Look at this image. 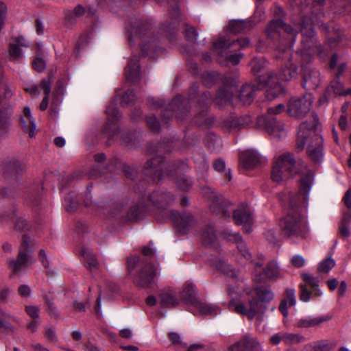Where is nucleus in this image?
Wrapping results in <instances>:
<instances>
[{
    "instance_id": "e2e57ef3",
    "label": "nucleus",
    "mask_w": 351,
    "mask_h": 351,
    "mask_svg": "<svg viewBox=\"0 0 351 351\" xmlns=\"http://www.w3.org/2000/svg\"><path fill=\"white\" fill-rule=\"evenodd\" d=\"M39 308L36 306H26L25 307V311L27 313V315L32 319H40L39 317Z\"/></svg>"
},
{
    "instance_id": "c85d7f7f",
    "label": "nucleus",
    "mask_w": 351,
    "mask_h": 351,
    "mask_svg": "<svg viewBox=\"0 0 351 351\" xmlns=\"http://www.w3.org/2000/svg\"><path fill=\"white\" fill-rule=\"evenodd\" d=\"M255 23L252 19L232 20L229 22V29L234 34L244 33L251 29Z\"/></svg>"
},
{
    "instance_id": "412c9836",
    "label": "nucleus",
    "mask_w": 351,
    "mask_h": 351,
    "mask_svg": "<svg viewBox=\"0 0 351 351\" xmlns=\"http://www.w3.org/2000/svg\"><path fill=\"white\" fill-rule=\"evenodd\" d=\"M125 75L126 80L134 84L140 79L139 58L136 56L132 57L125 68Z\"/></svg>"
},
{
    "instance_id": "4d7b16f0",
    "label": "nucleus",
    "mask_w": 351,
    "mask_h": 351,
    "mask_svg": "<svg viewBox=\"0 0 351 351\" xmlns=\"http://www.w3.org/2000/svg\"><path fill=\"white\" fill-rule=\"evenodd\" d=\"M147 207V205L134 206L131 208L128 213V217L130 219H136L141 214V210Z\"/></svg>"
},
{
    "instance_id": "680f3d73",
    "label": "nucleus",
    "mask_w": 351,
    "mask_h": 351,
    "mask_svg": "<svg viewBox=\"0 0 351 351\" xmlns=\"http://www.w3.org/2000/svg\"><path fill=\"white\" fill-rule=\"evenodd\" d=\"M18 293L22 298L27 299L32 295V289L27 285H21L19 287Z\"/></svg>"
},
{
    "instance_id": "09e8293b",
    "label": "nucleus",
    "mask_w": 351,
    "mask_h": 351,
    "mask_svg": "<svg viewBox=\"0 0 351 351\" xmlns=\"http://www.w3.org/2000/svg\"><path fill=\"white\" fill-rule=\"evenodd\" d=\"M339 233L341 238L346 239L351 234V229L349 226V220L343 219L339 226Z\"/></svg>"
},
{
    "instance_id": "7ed1b4c3",
    "label": "nucleus",
    "mask_w": 351,
    "mask_h": 351,
    "mask_svg": "<svg viewBox=\"0 0 351 351\" xmlns=\"http://www.w3.org/2000/svg\"><path fill=\"white\" fill-rule=\"evenodd\" d=\"M307 200H303V195L300 194H289L288 197L289 210L287 214L280 221V226L282 234L287 237H297L304 239L308 234L309 230L307 224L302 219L300 214L301 206L307 207Z\"/></svg>"
},
{
    "instance_id": "6e6d98bb",
    "label": "nucleus",
    "mask_w": 351,
    "mask_h": 351,
    "mask_svg": "<svg viewBox=\"0 0 351 351\" xmlns=\"http://www.w3.org/2000/svg\"><path fill=\"white\" fill-rule=\"evenodd\" d=\"M300 288V300L304 302H308L311 299L312 292L307 289L306 285L301 284Z\"/></svg>"
},
{
    "instance_id": "69168bd1",
    "label": "nucleus",
    "mask_w": 351,
    "mask_h": 351,
    "mask_svg": "<svg viewBox=\"0 0 351 351\" xmlns=\"http://www.w3.org/2000/svg\"><path fill=\"white\" fill-rule=\"evenodd\" d=\"M139 262H140V258L138 256H130L128 258L127 265H128V269L130 273L139 263Z\"/></svg>"
},
{
    "instance_id": "f8f14e48",
    "label": "nucleus",
    "mask_w": 351,
    "mask_h": 351,
    "mask_svg": "<svg viewBox=\"0 0 351 351\" xmlns=\"http://www.w3.org/2000/svg\"><path fill=\"white\" fill-rule=\"evenodd\" d=\"M257 125L263 128L273 138L280 139L287 135L284 123L278 121L275 117L262 115L257 118Z\"/></svg>"
},
{
    "instance_id": "4468645a",
    "label": "nucleus",
    "mask_w": 351,
    "mask_h": 351,
    "mask_svg": "<svg viewBox=\"0 0 351 351\" xmlns=\"http://www.w3.org/2000/svg\"><path fill=\"white\" fill-rule=\"evenodd\" d=\"M106 114L108 117V121L104 126V132L110 138H114L117 133L118 127L117 122L119 119V112L114 104H111L106 107Z\"/></svg>"
},
{
    "instance_id": "6e6552de",
    "label": "nucleus",
    "mask_w": 351,
    "mask_h": 351,
    "mask_svg": "<svg viewBox=\"0 0 351 351\" xmlns=\"http://www.w3.org/2000/svg\"><path fill=\"white\" fill-rule=\"evenodd\" d=\"M30 239L24 235L17 258L8 261L10 268L14 273L21 271L32 264V251L29 249Z\"/></svg>"
},
{
    "instance_id": "774afa93",
    "label": "nucleus",
    "mask_w": 351,
    "mask_h": 351,
    "mask_svg": "<svg viewBox=\"0 0 351 351\" xmlns=\"http://www.w3.org/2000/svg\"><path fill=\"white\" fill-rule=\"evenodd\" d=\"M33 68L37 71H43L46 66L45 62L40 58H37L33 62Z\"/></svg>"
},
{
    "instance_id": "37998d69",
    "label": "nucleus",
    "mask_w": 351,
    "mask_h": 351,
    "mask_svg": "<svg viewBox=\"0 0 351 351\" xmlns=\"http://www.w3.org/2000/svg\"><path fill=\"white\" fill-rule=\"evenodd\" d=\"M305 337L299 333H283L282 341L287 345H293L301 343Z\"/></svg>"
},
{
    "instance_id": "e433bc0d",
    "label": "nucleus",
    "mask_w": 351,
    "mask_h": 351,
    "mask_svg": "<svg viewBox=\"0 0 351 351\" xmlns=\"http://www.w3.org/2000/svg\"><path fill=\"white\" fill-rule=\"evenodd\" d=\"M213 100V98L211 97V95L210 93H205L203 95L201 96L200 100L199 101V106L200 108H202L201 112L199 113L198 116H199L202 119H204L206 116V111L208 109V104L205 102L206 101L207 102L211 101ZM195 122L197 124L201 125L204 122V120L202 119L201 121L195 120Z\"/></svg>"
},
{
    "instance_id": "2f4dec72",
    "label": "nucleus",
    "mask_w": 351,
    "mask_h": 351,
    "mask_svg": "<svg viewBox=\"0 0 351 351\" xmlns=\"http://www.w3.org/2000/svg\"><path fill=\"white\" fill-rule=\"evenodd\" d=\"M195 293L196 290L194 286L191 284L186 285L180 293V301L195 306V303L198 302L195 298Z\"/></svg>"
},
{
    "instance_id": "49530a36",
    "label": "nucleus",
    "mask_w": 351,
    "mask_h": 351,
    "mask_svg": "<svg viewBox=\"0 0 351 351\" xmlns=\"http://www.w3.org/2000/svg\"><path fill=\"white\" fill-rule=\"evenodd\" d=\"M330 90H332L335 95H346L351 93L350 90L349 92H344L343 90L342 84L340 82L338 77L334 79L330 82V86L327 88L326 92L329 93Z\"/></svg>"
},
{
    "instance_id": "4be33fe9",
    "label": "nucleus",
    "mask_w": 351,
    "mask_h": 351,
    "mask_svg": "<svg viewBox=\"0 0 351 351\" xmlns=\"http://www.w3.org/2000/svg\"><path fill=\"white\" fill-rule=\"evenodd\" d=\"M162 161V158L160 157L148 160L145 165V174L152 176L155 181L161 180L163 177L161 171Z\"/></svg>"
},
{
    "instance_id": "052dcab7",
    "label": "nucleus",
    "mask_w": 351,
    "mask_h": 351,
    "mask_svg": "<svg viewBox=\"0 0 351 351\" xmlns=\"http://www.w3.org/2000/svg\"><path fill=\"white\" fill-rule=\"evenodd\" d=\"M147 123L149 126L150 129L154 132H158L160 129V123L157 121V119L155 116H147L146 117Z\"/></svg>"
},
{
    "instance_id": "39448f33",
    "label": "nucleus",
    "mask_w": 351,
    "mask_h": 351,
    "mask_svg": "<svg viewBox=\"0 0 351 351\" xmlns=\"http://www.w3.org/2000/svg\"><path fill=\"white\" fill-rule=\"evenodd\" d=\"M173 199L174 196L172 194L160 191L154 192L148 196V203L157 206L160 210L158 218L160 220L169 218L180 233L186 234L194 223V219L189 214L180 215L176 210L167 209L166 206Z\"/></svg>"
},
{
    "instance_id": "b1692460",
    "label": "nucleus",
    "mask_w": 351,
    "mask_h": 351,
    "mask_svg": "<svg viewBox=\"0 0 351 351\" xmlns=\"http://www.w3.org/2000/svg\"><path fill=\"white\" fill-rule=\"evenodd\" d=\"M22 170L21 164L14 158H5L1 164V171L5 177L18 174Z\"/></svg>"
},
{
    "instance_id": "a19ab883",
    "label": "nucleus",
    "mask_w": 351,
    "mask_h": 351,
    "mask_svg": "<svg viewBox=\"0 0 351 351\" xmlns=\"http://www.w3.org/2000/svg\"><path fill=\"white\" fill-rule=\"evenodd\" d=\"M228 49H215L214 50L220 56L224 57L229 62L232 64L233 65H237L240 62V60L242 57V54L240 53H234L228 54L226 52Z\"/></svg>"
},
{
    "instance_id": "603ef678",
    "label": "nucleus",
    "mask_w": 351,
    "mask_h": 351,
    "mask_svg": "<svg viewBox=\"0 0 351 351\" xmlns=\"http://www.w3.org/2000/svg\"><path fill=\"white\" fill-rule=\"evenodd\" d=\"M219 79V74L215 72L207 73L202 77L203 83L206 86L215 83Z\"/></svg>"
},
{
    "instance_id": "20e7f679",
    "label": "nucleus",
    "mask_w": 351,
    "mask_h": 351,
    "mask_svg": "<svg viewBox=\"0 0 351 351\" xmlns=\"http://www.w3.org/2000/svg\"><path fill=\"white\" fill-rule=\"evenodd\" d=\"M319 122L316 116H313L311 123L300 124L296 140V147L302 150L306 145V154L314 162H320L324 157L323 138L319 132Z\"/></svg>"
},
{
    "instance_id": "393cba45",
    "label": "nucleus",
    "mask_w": 351,
    "mask_h": 351,
    "mask_svg": "<svg viewBox=\"0 0 351 351\" xmlns=\"http://www.w3.org/2000/svg\"><path fill=\"white\" fill-rule=\"evenodd\" d=\"M21 47H27L25 39L23 36L16 37L10 42L8 54L11 61L14 62L22 58Z\"/></svg>"
},
{
    "instance_id": "4c0bfd02",
    "label": "nucleus",
    "mask_w": 351,
    "mask_h": 351,
    "mask_svg": "<svg viewBox=\"0 0 351 351\" xmlns=\"http://www.w3.org/2000/svg\"><path fill=\"white\" fill-rule=\"evenodd\" d=\"M311 351H330L336 346L334 341H325L310 344Z\"/></svg>"
},
{
    "instance_id": "0e129e2a",
    "label": "nucleus",
    "mask_w": 351,
    "mask_h": 351,
    "mask_svg": "<svg viewBox=\"0 0 351 351\" xmlns=\"http://www.w3.org/2000/svg\"><path fill=\"white\" fill-rule=\"evenodd\" d=\"M64 204L66 210L69 213L73 212L77 208V203L73 200L71 196L65 197Z\"/></svg>"
},
{
    "instance_id": "f704fd0d",
    "label": "nucleus",
    "mask_w": 351,
    "mask_h": 351,
    "mask_svg": "<svg viewBox=\"0 0 351 351\" xmlns=\"http://www.w3.org/2000/svg\"><path fill=\"white\" fill-rule=\"evenodd\" d=\"M81 254L84 258L86 267L93 271L98 267V262L92 250L89 248L84 247L82 249Z\"/></svg>"
},
{
    "instance_id": "dca6fc26",
    "label": "nucleus",
    "mask_w": 351,
    "mask_h": 351,
    "mask_svg": "<svg viewBox=\"0 0 351 351\" xmlns=\"http://www.w3.org/2000/svg\"><path fill=\"white\" fill-rule=\"evenodd\" d=\"M16 208L10 210L4 209L0 210V222L9 223L13 222L14 223L15 229L19 231H24L28 228V223L26 220L21 217H18L16 215Z\"/></svg>"
},
{
    "instance_id": "423d86ee",
    "label": "nucleus",
    "mask_w": 351,
    "mask_h": 351,
    "mask_svg": "<svg viewBox=\"0 0 351 351\" xmlns=\"http://www.w3.org/2000/svg\"><path fill=\"white\" fill-rule=\"evenodd\" d=\"M315 22L312 19L303 16L301 23H295V27L300 29L302 34V49L297 53L296 56L300 59L302 70L306 69V64L312 62L313 56L311 51H317L322 53L324 50L320 45L317 44L314 32Z\"/></svg>"
},
{
    "instance_id": "c9c22d12",
    "label": "nucleus",
    "mask_w": 351,
    "mask_h": 351,
    "mask_svg": "<svg viewBox=\"0 0 351 351\" xmlns=\"http://www.w3.org/2000/svg\"><path fill=\"white\" fill-rule=\"evenodd\" d=\"M232 97V91L228 90L226 87L219 89L213 99L214 102L219 106H222L228 102H230Z\"/></svg>"
},
{
    "instance_id": "f3484780",
    "label": "nucleus",
    "mask_w": 351,
    "mask_h": 351,
    "mask_svg": "<svg viewBox=\"0 0 351 351\" xmlns=\"http://www.w3.org/2000/svg\"><path fill=\"white\" fill-rule=\"evenodd\" d=\"M229 351H261V346L255 337L245 335L237 343L230 347Z\"/></svg>"
},
{
    "instance_id": "a878e982",
    "label": "nucleus",
    "mask_w": 351,
    "mask_h": 351,
    "mask_svg": "<svg viewBox=\"0 0 351 351\" xmlns=\"http://www.w3.org/2000/svg\"><path fill=\"white\" fill-rule=\"evenodd\" d=\"M223 235L228 240L235 242L237 245L238 250L243 257L247 260H251V254L239 232H232L230 230H226L223 233Z\"/></svg>"
},
{
    "instance_id": "58836bf2",
    "label": "nucleus",
    "mask_w": 351,
    "mask_h": 351,
    "mask_svg": "<svg viewBox=\"0 0 351 351\" xmlns=\"http://www.w3.org/2000/svg\"><path fill=\"white\" fill-rule=\"evenodd\" d=\"M85 12L84 8L81 5H77L73 12L68 11L65 14V20L69 24L74 23L77 19L81 17Z\"/></svg>"
},
{
    "instance_id": "0eeeda50",
    "label": "nucleus",
    "mask_w": 351,
    "mask_h": 351,
    "mask_svg": "<svg viewBox=\"0 0 351 351\" xmlns=\"http://www.w3.org/2000/svg\"><path fill=\"white\" fill-rule=\"evenodd\" d=\"M247 303L248 306H246L242 302H230L229 308L238 314L247 316L250 320L254 318L262 320L267 310V306L262 304L255 296H251Z\"/></svg>"
},
{
    "instance_id": "8fccbe9b",
    "label": "nucleus",
    "mask_w": 351,
    "mask_h": 351,
    "mask_svg": "<svg viewBox=\"0 0 351 351\" xmlns=\"http://www.w3.org/2000/svg\"><path fill=\"white\" fill-rule=\"evenodd\" d=\"M267 62L263 58H254L251 62L250 66L252 71L254 73H258L266 66Z\"/></svg>"
},
{
    "instance_id": "f257e3e1",
    "label": "nucleus",
    "mask_w": 351,
    "mask_h": 351,
    "mask_svg": "<svg viewBox=\"0 0 351 351\" xmlns=\"http://www.w3.org/2000/svg\"><path fill=\"white\" fill-rule=\"evenodd\" d=\"M297 173L303 175L297 194H302L303 200L306 202L313 186V174L303 162H297L292 154H283L276 160L271 171V179L276 183H281Z\"/></svg>"
},
{
    "instance_id": "bb28decb",
    "label": "nucleus",
    "mask_w": 351,
    "mask_h": 351,
    "mask_svg": "<svg viewBox=\"0 0 351 351\" xmlns=\"http://www.w3.org/2000/svg\"><path fill=\"white\" fill-rule=\"evenodd\" d=\"M159 302L161 306L166 308H173L180 304V299L177 298L176 293L172 290H166L161 292L158 295Z\"/></svg>"
},
{
    "instance_id": "f03ea898",
    "label": "nucleus",
    "mask_w": 351,
    "mask_h": 351,
    "mask_svg": "<svg viewBox=\"0 0 351 351\" xmlns=\"http://www.w3.org/2000/svg\"><path fill=\"white\" fill-rule=\"evenodd\" d=\"M266 31L269 36H273L274 34H282V32L287 34V48L279 45L276 49V57L277 59H288V62L281 68L280 78L284 81H290L297 77L298 73L297 63L293 61V57L287 51V49L291 48L293 45L296 37V29L285 23L282 20L276 19L270 22Z\"/></svg>"
},
{
    "instance_id": "aec40b11",
    "label": "nucleus",
    "mask_w": 351,
    "mask_h": 351,
    "mask_svg": "<svg viewBox=\"0 0 351 351\" xmlns=\"http://www.w3.org/2000/svg\"><path fill=\"white\" fill-rule=\"evenodd\" d=\"M156 273L157 268L153 265H149L139 273L135 282L138 286L147 287L154 282Z\"/></svg>"
},
{
    "instance_id": "7c9ffc66",
    "label": "nucleus",
    "mask_w": 351,
    "mask_h": 351,
    "mask_svg": "<svg viewBox=\"0 0 351 351\" xmlns=\"http://www.w3.org/2000/svg\"><path fill=\"white\" fill-rule=\"evenodd\" d=\"M21 123L23 130L29 133L30 137L34 135L36 125L34 121L31 117V110L29 107H25L23 110V117L21 119Z\"/></svg>"
},
{
    "instance_id": "473e14b6",
    "label": "nucleus",
    "mask_w": 351,
    "mask_h": 351,
    "mask_svg": "<svg viewBox=\"0 0 351 351\" xmlns=\"http://www.w3.org/2000/svg\"><path fill=\"white\" fill-rule=\"evenodd\" d=\"M195 306L202 315L215 316L221 311L220 308L217 305L204 302L198 301V302L195 303Z\"/></svg>"
},
{
    "instance_id": "c756f323",
    "label": "nucleus",
    "mask_w": 351,
    "mask_h": 351,
    "mask_svg": "<svg viewBox=\"0 0 351 351\" xmlns=\"http://www.w3.org/2000/svg\"><path fill=\"white\" fill-rule=\"evenodd\" d=\"M240 160L243 167L249 169L259 164L260 157L255 151L247 150L241 155Z\"/></svg>"
},
{
    "instance_id": "a18cd8bd",
    "label": "nucleus",
    "mask_w": 351,
    "mask_h": 351,
    "mask_svg": "<svg viewBox=\"0 0 351 351\" xmlns=\"http://www.w3.org/2000/svg\"><path fill=\"white\" fill-rule=\"evenodd\" d=\"M254 90L252 86L250 85H245L242 87L240 90L239 99L244 104H248L250 102L253 97Z\"/></svg>"
},
{
    "instance_id": "bf43d9fd",
    "label": "nucleus",
    "mask_w": 351,
    "mask_h": 351,
    "mask_svg": "<svg viewBox=\"0 0 351 351\" xmlns=\"http://www.w3.org/2000/svg\"><path fill=\"white\" fill-rule=\"evenodd\" d=\"M285 299L283 301H287V304L290 306H295L296 304V299L295 295V290L293 289H287L285 291Z\"/></svg>"
},
{
    "instance_id": "c03bdc74",
    "label": "nucleus",
    "mask_w": 351,
    "mask_h": 351,
    "mask_svg": "<svg viewBox=\"0 0 351 351\" xmlns=\"http://www.w3.org/2000/svg\"><path fill=\"white\" fill-rule=\"evenodd\" d=\"M302 278L303 281L308 285H309L311 288L314 289L315 291V294L319 295L322 294L320 290L318 289V279L311 274L308 273H304L302 274Z\"/></svg>"
},
{
    "instance_id": "de8ad7c7",
    "label": "nucleus",
    "mask_w": 351,
    "mask_h": 351,
    "mask_svg": "<svg viewBox=\"0 0 351 351\" xmlns=\"http://www.w3.org/2000/svg\"><path fill=\"white\" fill-rule=\"evenodd\" d=\"M335 265V261L329 257L323 260L318 265L317 270L319 272L328 273Z\"/></svg>"
},
{
    "instance_id": "72a5a7b5",
    "label": "nucleus",
    "mask_w": 351,
    "mask_h": 351,
    "mask_svg": "<svg viewBox=\"0 0 351 351\" xmlns=\"http://www.w3.org/2000/svg\"><path fill=\"white\" fill-rule=\"evenodd\" d=\"M255 297L262 303L266 305L267 303L271 302L274 298L273 291L265 287H256L254 289Z\"/></svg>"
},
{
    "instance_id": "a211bd4d",
    "label": "nucleus",
    "mask_w": 351,
    "mask_h": 351,
    "mask_svg": "<svg viewBox=\"0 0 351 351\" xmlns=\"http://www.w3.org/2000/svg\"><path fill=\"white\" fill-rule=\"evenodd\" d=\"M263 256H261L259 261L254 263V269L256 274L261 278L262 276L261 271L263 270V274L267 279H273L280 277V271L277 263L274 261L268 263L265 267L263 269L262 268L263 263H261V261H263Z\"/></svg>"
},
{
    "instance_id": "3c124183",
    "label": "nucleus",
    "mask_w": 351,
    "mask_h": 351,
    "mask_svg": "<svg viewBox=\"0 0 351 351\" xmlns=\"http://www.w3.org/2000/svg\"><path fill=\"white\" fill-rule=\"evenodd\" d=\"M216 267L219 270L226 273L228 276L232 278H237V276L234 269H233L225 261H219Z\"/></svg>"
},
{
    "instance_id": "6ab92c4d",
    "label": "nucleus",
    "mask_w": 351,
    "mask_h": 351,
    "mask_svg": "<svg viewBox=\"0 0 351 351\" xmlns=\"http://www.w3.org/2000/svg\"><path fill=\"white\" fill-rule=\"evenodd\" d=\"M208 197L213 201L210 209L214 213L217 215L221 214L225 218L230 217V213L227 210L228 205L229 204L228 201L224 199L222 196L217 195L211 189L210 195L208 196Z\"/></svg>"
},
{
    "instance_id": "5fc2aeb1",
    "label": "nucleus",
    "mask_w": 351,
    "mask_h": 351,
    "mask_svg": "<svg viewBox=\"0 0 351 351\" xmlns=\"http://www.w3.org/2000/svg\"><path fill=\"white\" fill-rule=\"evenodd\" d=\"M136 96L132 90H127L122 96L121 103L123 106L129 105L135 101Z\"/></svg>"
},
{
    "instance_id": "5701e85b",
    "label": "nucleus",
    "mask_w": 351,
    "mask_h": 351,
    "mask_svg": "<svg viewBox=\"0 0 351 351\" xmlns=\"http://www.w3.org/2000/svg\"><path fill=\"white\" fill-rule=\"evenodd\" d=\"M331 319L332 316L330 315L319 317L306 316L298 319L295 323V326L299 328L317 327L324 322L330 321Z\"/></svg>"
},
{
    "instance_id": "ea45409f",
    "label": "nucleus",
    "mask_w": 351,
    "mask_h": 351,
    "mask_svg": "<svg viewBox=\"0 0 351 351\" xmlns=\"http://www.w3.org/2000/svg\"><path fill=\"white\" fill-rule=\"evenodd\" d=\"M202 242L207 245H212L217 239V234L213 226H209L204 230L202 235Z\"/></svg>"
},
{
    "instance_id": "9b49d317",
    "label": "nucleus",
    "mask_w": 351,
    "mask_h": 351,
    "mask_svg": "<svg viewBox=\"0 0 351 351\" xmlns=\"http://www.w3.org/2000/svg\"><path fill=\"white\" fill-rule=\"evenodd\" d=\"M312 102L311 94H306L300 97H293L288 103L287 112L291 117L302 118L309 112Z\"/></svg>"
},
{
    "instance_id": "9d476101",
    "label": "nucleus",
    "mask_w": 351,
    "mask_h": 351,
    "mask_svg": "<svg viewBox=\"0 0 351 351\" xmlns=\"http://www.w3.org/2000/svg\"><path fill=\"white\" fill-rule=\"evenodd\" d=\"M152 25L147 21H138L135 23L134 27L128 29L130 34L136 35L141 42V51L143 54L147 53L146 46L149 49L154 46V37L151 32Z\"/></svg>"
},
{
    "instance_id": "cd10ccee",
    "label": "nucleus",
    "mask_w": 351,
    "mask_h": 351,
    "mask_svg": "<svg viewBox=\"0 0 351 351\" xmlns=\"http://www.w3.org/2000/svg\"><path fill=\"white\" fill-rule=\"evenodd\" d=\"M250 45V40L247 38H239L237 40L230 41L223 38H219L213 45L215 49H230L232 46H239L241 48H245Z\"/></svg>"
},
{
    "instance_id": "1a4fd4ad",
    "label": "nucleus",
    "mask_w": 351,
    "mask_h": 351,
    "mask_svg": "<svg viewBox=\"0 0 351 351\" xmlns=\"http://www.w3.org/2000/svg\"><path fill=\"white\" fill-rule=\"evenodd\" d=\"M259 87L266 88V98L273 100L284 93V88L278 83L277 75L272 71H268L258 77Z\"/></svg>"
},
{
    "instance_id": "2eb2a0df",
    "label": "nucleus",
    "mask_w": 351,
    "mask_h": 351,
    "mask_svg": "<svg viewBox=\"0 0 351 351\" xmlns=\"http://www.w3.org/2000/svg\"><path fill=\"white\" fill-rule=\"evenodd\" d=\"M322 77L319 70L309 67L302 71V87L308 90H315L321 84Z\"/></svg>"
},
{
    "instance_id": "79ce46f5",
    "label": "nucleus",
    "mask_w": 351,
    "mask_h": 351,
    "mask_svg": "<svg viewBox=\"0 0 351 351\" xmlns=\"http://www.w3.org/2000/svg\"><path fill=\"white\" fill-rule=\"evenodd\" d=\"M182 97L178 96L173 99L169 104V110L175 112V115L178 119H182V114L185 113L182 106Z\"/></svg>"
},
{
    "instance_id": "13d9d810",
    "label": "nucleus",
    "mask_w": 351,
    "mask_h": 351,
    "mask_svg": "<svg viewBox=\"0 0 351 351\" xmlns=\"http://www.w3.org/2000/svg\"><path fill=\"white\" fill-rule=\"evenodd\" d=\"M45 304L47 305V310L50 314L51 317H57L59 316V313L56 308V307L54 306L53 302L48 298L47 296H45Z\"/></svg>"
},
{
    "instance_id": "864d4df0",
    "label": "nucleus",
    "mask_w": 351,
    "mask_h": 351,
    "mask_svg": "<svg viewBox=\"0 0 351 351\" xmlns=\"http://www.w3.org/2000/svg\"><path fill=\"white\" fill-rule=\"evenodd\" d=\"M177 184L180 189L186 191L191 187L193 182L191 179L186 176H181L178 179Z\"/></svg>"
},
{
    "instance_id": "338daca9",
    "label": "nucleus",
    "mask_w": 351,
    "mask_h": 351,
    "mask_svg": "<svg viewBox=\"0 0 351 351\" xmlns=\"http://www.w3.org/2000/svg\"><path fill=\"white\" fill-rule=\"evenodd\" d=\"M184 34L186 38L190 40H195L197 37V33L194 27L186 26Z\"/></svg>"
},
{
    "instance_id": "ddd939ff",
    "label": "nucleus",
    "mask_w": 351,
    "mask_h": 351,
    "mask_svg": "<svg viewBox=\"0 0 351 351\" xmlns=\"http://www.w3.org/2000/svg\"><path fill=\"white\" fill-rule=\"evenodd\" d=\"M233 219L238 226L243 225V230L246 233L252 231L251 225L252 223L253 217L250 208L244 204H242L237 209L234 210Z\"/></svg>"
}]
</instances>
